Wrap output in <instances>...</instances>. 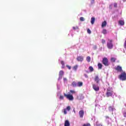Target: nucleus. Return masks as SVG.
I'll list each match as a JSON object with an SVG mask.
<instances>
[{
	"label": "nucleus",
	"instance_id": "nucleus-1",
	"mask_svg": "<svg viewBox=\"0 0 126 126\" xmlns=\"http://www.w3.org/2000/svg\"><path fill=\"white\" fill-rule=\"evenodd\" d=\"M102 63L105 66H109L110 64L109 63V60L106 57H104L102 59Z\"/></svg>",
	"mask_w": 126,
	"mask_h": 126
},
{
	"label": "nucleus",
	"instance_id": "nucleus-2",
	"mask_svg": "<svg viewBox=\"0 0 126 126\" xmlns=\"http://www.w3.org/2000/svg\"><path fill=\"white\" fill-rule=\"evenodd\" d=\"M64 96L69 101H73L74 99V97H73V95L70 94H64Z\"/></svg>",
	"mask_w": 126,
	"mask_h": 126
},
{
	"label": "nucleus",
	"instance_id": "nucleus-3",
	"mask_svg": "<svg viewBox=\"0 0 126 126\" xmlns=\"http://www.w3.org/2000/svg\"><path fill=\"white\" fill-rule=\"evenodd\" d=\"M119 78L122 81H125L126 80V73L125 72H123L121 75H119Z\"/></svg>",
	"mask_w": 126,
	"mask_h": 126
},
{
	"label": "nucleus",
	"instance_id": "nucleus-4",
	"mask_svg": "<svg viewBox=\"0 0 126 126\" xmlns=\"http://www.w3.org/2000/svg\"><path fill=\"white\" fill-rule=\"evenodd\" d=\"M113 40L112 39H108V42L107 43V46L108 49H113V47H114V45L112 43Z\"/></svg>",
	"mask_w": 126,
	"mask_h": 126
},
{
	"label": "nucleus",
	"instance_id": "nucleus-5",
	"mask_svg": "<svg viewBox=\"0 0 126 126\" xmlns=\"http://www.w3.org/2000/svg\"><path fill=\"white\" fill-rule=\"evenodd\" d=\"M106 96L110 97L113 96V92L111 91V90L107 89V92L106 93Z\"/></svg>",
	"mask_w": 126,
	"mask_h": 126
},
{
	"label": "nucleus",
	"instance_id": "nucleus-6",
	"mask_svg": "<svg viewBox=\"0 0 126 126\" xmlns=\"http://www.w3.org/2000/svg\"><path fill=\"white\" fill-rule=\"evenodd\" d=\"M70 106H68L66 108L63 109V114L64 115H66V114H67V112H66V111H70Z\"/></svg>",
	"mask_w": 126,
	"mask_h": 126
},
{
	"label": "nucleus",
	"instance_id": "nucleus-7",
	"mask_svg": "<svg viewBox=\"0 0 126 126\" xmlns=\"http://www.w3.org/2000/svg\"><path fill=\"white\" fill-rule=\"evenodd\" d=\"M115 69L116 70L118 71V72H121L123 70V68H122V66L120 65H118Z\"/></svg>",
	"mask_w": 126,
	"mask_h": 126
},
{
	"label": "nucleus",
	"instance_id": "nucleus-8",
	"mask_svg": "<svg viewBox=\"0 0 126 126\" xmlns=\"http://www.w3.org/2000/svg\"><path fill=\"white\" fill-rule=\"evenodd\" d=\"M63 71L61 70L59 72L58 79H62V78H63Z\"/></svg>",
	"mask_w": 126,
	"mask_h": 126
},
{
	"label": "nucleus",
	"instance_id": "nucleus-9",
	"mask_svg": "<svg viewBox=\"0 0 126 126\" xmlns=\"http://www.w3.org/2000/svg\"><path fill=\"white\" fill-rule=\"evenodd\" d=\"M93 88L95 91H99V90H100V88H99V87L96 85L95 84H94L93 85Z\"/></svg>",
	"mask_w": 126,
	"mask_h": 126
},
{
	"label": "nucleus",
	"instance_id": "nucleus-10",
	"mask_svg": "<svg viewBox=\"0 0 126 126\" xmlns=\"http://www.w3.org/2000/svg\"><path fill=\"white\" fill-rule=\"evenodd\" d=\"M76 60L78 62H83V60H84V58L83 56H78L76 58Z\"/></svg>",
	"mask_w": 126,
	"mask_h": 126
},
{
	"label": "nucleus",
	"instance_id": "nucleus-11",
	"mask_svg": "<svg viewBox=\"0 0 126 126\" xmlns=\"http://www.w3.org/2000/svg\"><path fill=\"white\" fill-rule=\"evenodd\" d=\"M100 79L99 78V76L96 75V76H95V77H94V81H95V82H96V83H97V84L100 82Z\"/></svg>",
	"mask_w": 126,
	"mask_h": 126
},
{
	"label": "nucleus",
	"instance_id": "nucleus-12",
	"mask_svg": "<svg viewBox=\"0 0 126 126\" xmlns=\"http://www.w3.org/2000/svg\"><path fill=\"white\" fill-rule=\"evenodd\" d=\"M79 114L80 116V117L82 119L83 118V116H84V111L83 110H80L79 112Z\"/></svg>",
	"mask_w": 126,
	"mask_h": 126
},
{
	"label": "nucleus",
	"instance_id": "nucleus-13",
	"mask_svg": "<svg viewBox=\"0 0 126 126\" xmlns=\"http://www.w3.org/2000/svg\"><path fill=\"white\" fill-rule=\"evenodd\" d=\"M64 126H70V123L68 120L65 121Z\"/></svg>",
	"mask_w": 126,
	"mask_h": 126
},
{
	"label": "nucleus",
	"instance_id": "nucleus-14",
	"mask_svg": "<svg viewBox=\"0 0 126 126\" xmlns=\"http://www.w3.org/2000/svg\"><path fill=\"white\" fill-rule=\"evenodd\" d=\"M107 25V22L106 21H104L101 24V27L102 28H104V27H105V26Z\"/></svg>",
	"mask_w": 126,
	"mask_h": 126
},
{
	"label": "nucleus",
	"instance_id": "nucleus-15",
	"mask_svg": "<svg viewBox=\"0 0 126 126\" xmlns=\"http://www.w3.org/2000/svg\"><path fill=\"white\" fill-rule=\"evenodd\" d=\"M119 24H120L121 26H124V25H125V21L123 20H120L119 21Z\"/></svg>",
	"mask_w": 126,
	"mask_h": 126
},
{
	"label": "nucleus",
	"instance_id": "nucleus-16",
	"mask_svg": "<svg viewBox=\"0 0 126 126\" xmlns=\"http://www.w3.org/2000/svg\"><path fill=\"white\" fill-rule=\"evenodd\" d=\"M83 83L82 82H78L77 84V86H78V87H81V86H83Z\"/></svg>",
	"mask_w": 126,
	"mask_h": 126
},
{
	"label": "nucleus",
	"instance_id": "nucleus-17",
	"mask_svg": "<svg viewBox=\"0 0 126 126\" xmlns=\"http://www.w3.org/2000/svg\"><path fill=\"white\" fill-rule=\"evenodd\" d=\"M97 66H98V69H102V67L103 66V65H102V63H98L97 64Z\"/></svg>",
	"mask_w": 126,
	"mask_h": 126
},
{
	"label": "nucleus",
	"instance_id": "nucleus-18",
	"mask_svg": "<svg viewBox=\"0 0 126 126\" xmlns=\"http://www.w3.org/2000/svg\"><path fill=\"white\" fill-rule=\"evenodd\" d=\"M94 22H95V18H94V17L91 18V24H92V25L94 24Z\"/></svg>",
	"mask_w": 126,
	"mask_h": 126
},
{
	"label": "nucleus",
	"instance_id": "nucleus-19",
	"mask_svg": "<svg viewBox=\"0 0 126 126\" xmlns=\"http://www.w3.org/2000/svg\"><path fill=\"white\" fill-rule=\"evenodd\" d=\"M71 85L73 87H76V86H77V84L76 83V82H75V81H73V82H72Z\"/></svg>",
	"mask_w": 126,
	"mask_h": 126
},
{
	"label": "nucleus",
	"instance_id": "nucleus-20",
	"mask_svg": "<svg viewBox=\"0 0 126 126\" xmlns=\"http://www.w3.org/2000/svg\"><path fill=\"white\" fill-rule=\"evenodd\" d=\"M89 69L91 72L94 71V68L92 66H89Z\"/></svg>",
	"mask_w": 126,
	"mask_h": 126
},
{
	"label": "nucleus",
	"instance_id": "nucleus-21",
	"mask_svg": "<svg viewBox=\"0 0 126 126\" xmlns=\"http://www.w3.org/2000/svg\"><path fill=\"white\" fill-rule=\"evenodd\" d=\"M78 68V65H76L73 67V70H75V71H76V70H77Z\"/></svg>",
	"mask_w": 126,
	"mask_h": 126
},
{
	"label": "nucleus",
	"instance_id": "nucleus-22",
	"mask_svg": "<svg viewBox=\"0 0 126 126\" xmlns=\"http://www.w3.org/2000/svg\"><path fill=\"white\" fill-rule=\"evenodd\" d=\"M87 61L88 63H90L91 62V58L90 56H88L87 57Z\"/></svg>",
	"mask_w": 126,
	"mask_h": 126
},
{
	"label": "nucleus",
	"instance_id": "nucleus-23",
	"mask_svg": "<svg viewBox=\"0 0 126 126\" xmlns=\"http://www.w3.org/2000/svg\"><path fill=\"white\" fill-rule=\"evenodd\" d=\"M116 60H117V59H116L115 58H111L110 61L112 63H115V62H116Z\"/></svg>",
	"mask_w": 126,
	"mask_h": 126
},
{
	"label": "nucleus",
	"instance_id": "nucleus-24",
	"mask_svg": "<svg viewBox=\"0 0 126 126\" xmlns=\"http://www.w3.org/2000/svg\"><path fill=\"white\" fill-rule=\"evenodd\" d=\"M61 64L62 65V68H64V62L62 61H61Z\"/></svg>",
	"mask_w": 126,
	"mask_h": 126
},
{
	"label": "nucleus",
	"instance_id": "nucleus-25",
	"mask_svg": "<svg viewBox=\"0 0 126 126\" xmlns=\"http://www.w3.org/2000/svg\"><path fill=\"white\" fill-rule=\"evenodd\" d=\"M102 33H103L104 35L107 34V30L103 29L102 32Z\"/></svg>",
	"mask_w": 126,
	"mask_h": 126
},
{
	"label": "nucleus",
	"instance_id": "nucleus-26",
	"mask_svg": "<svg viewBox=\"0 0 126 126\" xmlns=\"http://www.w3.org/2000/svg\"><path fill=\"white\" fill-rule=\"evenodd\" d=\"M82 126H91V125L90 123H87L83 124Z\"/></svg>",
	"mask_w": 126,
	"mask_h": 126
},
{
	"label": "nucleus",
	"instance_id": "nucleus-27",
	"mask_svg": "<svg viewBox=\"0 0 126 126\" xmlns=\"http://www.w3.org/2000/svg\"><path fill=\"white\" fill-rule=\"evenodd\" d=\"M70 93H71V94H75V93H76L74 90H70Z\"/></svg>",
	"mask_w": 126,
	"mask_h": 126
},
{
	"label": "nucleus",
	"instance_id": "nucleus-28",
	"mask_svg": "<svg viewBox=\"0 0 126 126\" xmlns=\"http://www.w3.org/2000/svg\"><path fill=\"white\" fill-rule=\"evenodd\" d=\"M101 43L104 44H106V40H105V39H102L101 40Z\"/></svg>",
	"mask_w": 126,
	"mask_h": 126
},
{
	"label": "nucleus",
	"instance_id": "nucleus-29",
	"mask_svg": "<svg viewBox=\"0 0 126 126\" xmlns=\"http://www.w3.org/2000/svg\"><path fill=\"white\" fill-rule=\"evenodd\" d=\"M109 111H114V109L113 108V107L112 106L109 107Z\"/></svg>",
	"mask_w": 126,
	"mask_h": 126
},
{
	"label": "nucleus",
	"instance_id": "nucleus-30",
	"mask_svg": "<svg viewBox=\"0 0 126 126\" xmlns=\"http://www.w3.org/2000/svg\"><path fill=\"white\" fill-rule=\"evenodd\" d=\"M80 21H84V18L83 17H81L80 18Z\"/></svg>",
	"mask_w": 126,
	"mask_h": 126
},
{
	"label": "nucleus",
	"instance_id": "nucleus-31",
	"mask_svg": "<svg viewBox=\"0 0 126 126\" xmlns=\"http://www.w3.org/2000/svg\"><path fill=\"white\" fill-rule=\"evenodd\" d=\"M87 32L88 33V34H91V31L90 30V29H88Z\"/></svg>",
	"mask_w": 126,
	"mask_h": 126
},
{
	"label": "nucleus",
	"instance_id": "nucleus-32",
	"mask_svg": "<svg viewBox=\"0 0 126 126\" xmlns=\"http://www.w3.org/2000/svg\"><path fill=\"white\" fill-rule=\"evenodd\" d=\"M66 67H67V68H68V69H71V66L66 65Z\"/></svg>",
	"mask_w": 126,
	"mask_h": 126
},
{
	"label": "nucleus",
	"instance_id": "nucleus-33",
	"mask_svg": "<svg viewBox=\"0 0 126 126\" xmlns=\"http://www.w3.org/2000/svg\"><path fill=\"white\" fill-rule=\"evenodd\" d=\"M114 7H115V8L118 7V4H117V3H114Z\"/></svg>",
	"mask_w": 126,
	"mask_h": 126
},
{
	"label": "nucleus",
	"instance_id": "nucleus-34",
	"mask_svg": "<svg viewBox=\"0 0 126 126\" xmlns=\"http://www.w3.org/2000/svg\"><path fill=\"white\" fill-rule=\"evenodd\" d=\"M124 48H125V50H126V38L125 41L124 42Z\"/></svg>",
	"mask_w": 126,
	"mask_h": 126
},
{
	"label": "nucleus",
	"instance_id": "nucleus-35",
	"mask_svg": "<svg viewBox=\"0 0 126 126\" xmlns=\"http://www.w3.org/2000/svg\"><path fill=\"white\" fill-rule=\"evenodd\" d=\"M60 100H63V95H60Z\"/></svg>",
	"mask_w": 126,
	"mask_h": 126
},
{
	"label": "nucleus",
	"instance_id": "nucleus-36",
	"mask_svg": "<svg viewBox=\"0 0 126 126\" xmlns=\"http://www.w3.org/2000/svg\"><path fill=\"white\" fill-rule=\"evenodd\" d=\"M73 29L74 30H76V29H79V28H78V27H73Z\"/></svg>",
	"mask_w": 126,
	"mask_h": 126
},
{
	"label": "nucleus",
	"instance_id": "nucleus-37",
	"mask_svg": "<svg viewBox=\"0 0 126 126\" xmlns=\"http://www.w3.org/2000/svg\"><path fill=\"white\" fill-rule=\"evenodd\" d=\"M124 116L125 117V118H126V112H125L124 113Z\"/></svg>",
	"mask_w": 126,
	"mask_h": 126
},
{
	"label": "nucleus",
	"instance_id": "nucleus-38",
	"mask_svg": "<svg viewBox=\"0 0 126 126\" xmlns=\"http://www.w3.org/2000/svg\"><path fill=\"white\" fill-rule=\"evenodd\" d=\"M63 80H64V81H66V80H67V79H66V78H63Z\"/></svg>",
	"mask_w": 126,
	"mask_h": 126
},
{
	"label": "nucleus",
	"instance_id": "nucleus-39",
	"mask_svg": "<svg viewBox=\"0 0 126 126\" xmlns=\"http://www.w3.org/2000/svg\"><path fill=\"white\" fill-rule=\"evenodd\" d=\"M96 126H102V125L101 124H97Z\"/></svg>",
	"mask_w": 126,
	"mask_h": 126
},
{
	"label": "nucleus",
	"instance_id": "nucleus-40",
	"mask_svg": "<svg viewBox=\"0 0 126 126\" xmlns=\"http://www.w3.org/2000/svg\"><path fill=\"white\" fill-rule=\"evenodd\" d=\"M109 8L110 9H112V5H109Z\"/></svg>",
	"mask_w": 126,
	"mask_h": 126
},
{
	"label": "nucleus",
	"instance_id": "nucleus-41",
	"mask_svg": "<svg viewBox=\"0 0 126 126\" xmlns=\"http://www.w3.org/2000/svg\"><path fill=\"white\" fill-rule=\"evenodd\" d=\"M85 77H88V76H87V75H86V74H85Z\"/></svg>",
	"mask_w": 126,
	"mask_h": 126
},
{
	"label": "nucleus",
	"instance_id": "nucleus-42",
	"mask_svg": "<svg viewBox=\"0 0 126 126\" xmlns=\"http://www.w3.org/2000/svg\"><path fill=\"white\" fill-rule=\"evenodd\" d=\"M105 118L106 119H109V116H106Z\"/></svg>",
	"mask_w": 126,
	"mask_h": 126
},
{
	"label": "nucleus",
	"instance_id": "nucleus-43",
	"mask_svg": "<svg viewBox=\"0 0 126 126\" xmlns=\"http://www.w3.org/2000/svg\"><path fill=\"white\" fill-rule=\"evenodd\" d=\"M93 0V1H95V0Z\"/></svg>",
	"mask_w": 126,
	"mask_h": 126
},
{
	"label": "nucleus",
	"instance_id": "nucleus-44",
	"mask_svg": "<svg viewBox=\"0 0 126 126\" xmlns=\"http://www.w3.org/2000/svg\"><path fill=\"white\" fill-rule=\"evenodd\" d=\"M121 126H124V125H121Z\"/></svg>",
	"mask_w": 126,
	"mask_h": 126
}]
</instances>
